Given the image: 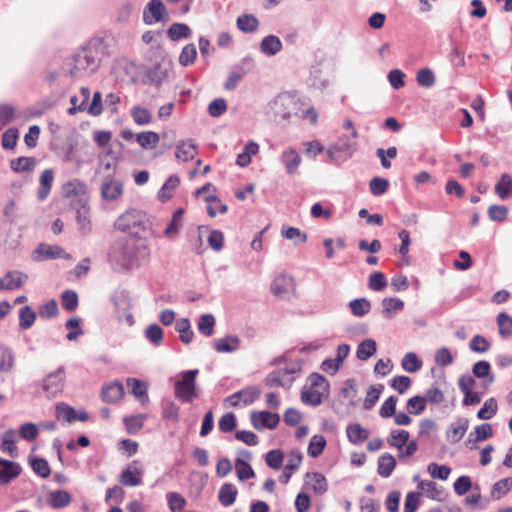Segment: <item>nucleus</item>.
<instances>
[{
	"label": "nucleus",
	"instance_id": "obj_12",
	"mask_svg": "<svg viewBox=\"0 0 512 512\" xmlns=\"http://www.w3.org/2000/svg\"><path fill=\"white\" fill-rule=\"evenodd\" d=\"M56 258L68 259L70 258V255L67 254L65 250L60 246L49 244H40L34 252L35 260H47Z\"/></svg>",
	"mask_w": 512,
	"mask_h": 512
},
{
	"label": "nucleus",
	"instance_id": "obj_27",
	"mask_svg": "<svg viewBox=\"0 0 512 512\" xmlns=\"http://www.w3.org/2000/svg\"><path fill=\"white\" fill-rule=\"evenodd\" d=\"M306 483L310 485V487L317 494H323L328 489V484L324 475L318 472H308L306 473Z\"/></svg>",
	"mask_w": 512,
	"mask_h": 512
},
{
	"label": "nucleus",
	"instance_id": "obj_51",
	"mask_svg": "<svg viewBox=\"0 0 512 512\" xmlns=\"http://www.w3.org/2000/svg\"><path fill=\"white\" fill-rule=\"evenodd\" d=\"M401 365L405 371L409 373H415L421 369L422 362L418 359L414 352H408L404 355Z\"/></svg>",
	"mask_w": 512,
	"mask_h": 512
},
{
	"label": "nucleus",
	"instance_id": "obj_41",
	"mask_svg": "<svg viewBox=\"0 0 512 512\" xmlns=\"http://www.w3.org/2000/svg\"><path fill=\"white\" fill-rule=\"evenodd\" d=\"M496 322L499 329V334L504 337H510L512 335V317L506 312H500L497 315Z\"/></svg>",
	"mask_w": 512,
	"mask_h": 512
},
{
	"label": "nucleus",
	"instance_id": "obj_63",
	"mask_svg": "<svg viewBox=\"0 0 512 512\" xmlns=\"http://www.w3.org/2000/svg\"><path fill=\"white\" fill-rule=\"evenodd\" d=\"M301 401L306 405L318 406L322 403V394L312 388L304 389L301 392Z\"/></svg>",
	"mask_w": 512,
	"mask_h": 512
},
{
	"label": "nucleus",
	"instance_id": "obj_11",
	"mask_svg": "<svg viewBox=\"0 0 512 512\" xmlns=\"http://www.w3.org/2000/svg\"><path fill=\"white\" fill-rule=\"evenodd\" d=\"M122 193L123 184L120 180H117L111 176L104 178L100 188V194L103 199L113 201L118 199Z\"/></svg>",
	"mask_w": 512,
	"mask_h": 512
},
{
	"label": "nucleus",
	"instance_id": "obj_43",
	"mask_svg": "<svg viewBox=\"0 0 512 512\" xmlns=\"http://www.w3.org/2000/svg\"><path fill=\"white\" fill-rule=\"evenodd\" d=\"M136 140L142 148L148 149L156 147L160 141V137L156 132L145 131L139 133L136 137Z\"/></svg>",
	"mask_w": 512,
	"mask_h": 512
},
{
	"label": "nucleus",
	"instance_id": "obj_48",
	"mask_svg": "<svg viewBox=\"0 0 512 512\" xmlns=\"http://www.w3.org/2000/svg\"><path fill=\"white\" fill-rule=\"evenodd\" d=\"M131 117L140 126L147 125L152 121V114L147 108L134 106L131 109Z\"/></svg>",
	"mask_w": 512,
	"mask_h": 512
},
{
	"label": "nucleus",
	"instance_id": "obj_36",
	"mask_svg": "<svg viewBox=\"0 0 512 512\" xmlns=\"http://www.w3.org/2000/svg\"><path fill=\"white\" fill-rule=\"evenodd\" d=\"M175 330L180 334V340L184 344H189L192 342L194 333L191 329V324L189 319L180 318L176 321Z\"/></svg>",
	"mask_w": 512,
	"mask_h": 512
},
{
	"label": "nucleus",
	"instance_id": "obj_35",
	"mask_svg": "<svg viewBox=\"0 0 512 512\" xmlns=\"http://www.w3.org/2000/svg\"><path fill=\"white\" fill-rule=\"evenodd\" d=\"M495 193L502 199H507L512 194V177L504 173L495 185Z\"/></svg>",
	"mask_w": 512,
	"mask_h": 512
},
{
	"label": "nucleus",
	"instance_id": "obj_5",
	"mask_svg": "<svg viewBox=\"0 0 512 512\" xmlns=\"http://www.w3.org/2000/svg\"><path fill=\"white\" fill-rule=\"evenodd\" d=\"M109 257L121 268L132 266L136 257V247L133 241L120 239L115 241L110 249Z\"/></svg>",
	"mask_w": 512,
	"mask_h": 512
},
{
	"label": "nucleus",
	"instance_id": "obj_47",
	"mask_svg": "<svg viewBox=\"0 0 512 512\" xmlns=\"http://www.w3.org/2000/svg\"><path fill=\"white\" fill-rule=\"evenodd\" d=\"M282 237L294 241L295 245L307 241V234L296 227H283L281 230Z\"/></svg>",
	"mask_w": 512,
	"mask_h": 512
},
{
	"label": "nucleus",
	"instance_id": "obj_17",
	"mask_svg": "<svg viewBox=\"0 0 512 512\" xmlns=\"http://www.w3.org/2000/svg\"><path fill=\"white\" fill-rule=\"evenodd\" d=\"M469 426V421L466 418H459L455 422L451 423L447 431V440L451 443L460 441L465 435Z\"/></svg>",
	"mask_w": 512,
	"mask_h": 512
},
{
	"label": "nucleus",
	"instance_id": "obj_19",
	"mask_svg": "<svg viewBox=\"0 0 512 512\" xmlns=\"http://www.w3.org/2000/svg\"><path fill=\"white\" fill-rule=\"evenodd\" d=\"M293 285V280L287 275H279L271 285V292L279 297L284 298L288 295Z\"/></svg>",
	"mask_w": 512,
	"mask_h": 512
},
{
	"label": "nucleus",
	"instance_id": "obj_42",
	"mask_svg": "<svg viewBox=\"0 0 512 512\" xmlns=\"http://www.w3.org/2000/svg\"><path fill=\"white\" fill-rule=\"evenodd\" d=\"M382 315L385 318H390L393 312L400 311L404 307V302L399 298H384L382 300Z\"/></svg>",
	"mask_w": 512,
	"mask_h": 512
},
{
	"label": "nucleus",
	"instance_id": "obj_15",
	"mask_svg": "<svg viewBox=\"0 0 512 512\" xmlns=\"http://www.w3.org/2000/svg\"><path fill=\"white\" fill-rule=\"evenodd\" d=\"M63 192L65 197H79V202H87L86 193L87 186L84 182L79 179H72L63 185Z\"/></svg>",
	"mask_w": 512,
	"mask_h": 512
},
{
	"label": "nucleus",
	"instance_id": "obj_9",
	"mask_svg": "<svg viewBox=\"0 0 512 512\" xmlns=\"http://www.w3.org/2000/svg\"><path fill=\"white\" fill-rule=\"evenodd\" d=\"M143 475L144 470L142 469L140 462L134 460L121 472L119 482L126 487H135L142 483Z\"/></svg>",
	"mask_w": 512,
	"mask_h": 512
},
{
	"label": "nucleus",
	"instance_id": "obj_8",
	"mask_svg": "<svg viewBox=\"0 0 512 512\" xmlns=\"http://www.w3.org/2000/svg\"><path fill=\"white\" fill-rule=\"evenodd\" d=\"M168 19L169 13L161 0H151L143 11V21L147 25L166 22Z\"/></svg>",
	"mask_w": 512,
	"mask_h": 512
},
{
	"label": "nucleus",
	"instance_id": "obj_13",
	"mask_svg": "<svg viewBox=\"0 0 512 512\" xmlns=\"http://www.w3.org/2000/svg\"><path fill=\"white\" fill-rule=\"evenodd\" d=\"M238 455L239 457L236 459L235 462V469L238 479L240 481H244L253 478L255 476L254 470L246 460L241 458L244 457L246 459H249L251 458V453L248 450L241 449L238 451Z\"/></svg>",
	"mask_w": 512,
	"mask_h": 512
},
{
	"label": "nucleus",
	"instance_id": "obj_24",
	"mask_svg": "<svg viewBox=\"0 0 512 512\" xmlns=\"http://www.w3.org/2000/svg\"><path fill=\"white\" fill-rule=\"evenodd\" d=\"M396 459L390 453H384L378 458L377 472L381 477L388 478L396 467Z\"/></svg>",
	"mask_w": 512,
	"mask_h": 512
},
{
	"label": "nucleus",
	"instance_id": "obj_3",
	"mask_svg": "<svg viewBox=\"0 0 512 512\" xmlns=\"http://www.w3.org/2000/svg\"><path fill=\"white\" fill-rule=\"evenodd\" d=\"M299 109L300 103L296 95L290 92H283L269 103L268 113L274 121L278 122L297 115Z\"/></svg>",
	"mask_w": 512,
	"mask_h": 512
},
{
	"label": "nucleus",
	"instance_id": "obj_44",
	"mask_svg": "<svg viewBox=\"0 0 512 512\" xmlns=\"http://www.w3.org/2000/svg\"><path fill=\"white\" fill-rule=\"evenodd\" d=\"M326 443V439L322 435H314L310 439V443L308 445V455L313 458L319 457L322 454Z\"/></svg>",
	"mask_w": 512,
	"mask_h": 512
},
{
	"label": "nucleus",
	"instance_id": "obj_20",
	"mask_svg": "<svg viewBox=\"0 0 512 512\" xmlns=\"http://www.w3.org/2000/svg\"><path fill=\"white\" fill-rule=\"evenodd\" d=\"M124 395V387L120 382H113L102 388L101 397L107 403H114Z\"/></svg>",
	"mask_w": 512,
	"mask_h": 512
},
{
	"label": "nucleus",
	"instance_id": "obj_62",
	"mask_svg": "<svg viewBox=\"0 0 512 512\" xmlns=\"http://www.w3.org/2000/svg\"><path fill=\"white\" fill-rule=\"evenodd\" d=\"M61 304L63 309L68 312L74 311L79 304L78 295L73 290H66L61 297Z\"/></svg>",
	"mask_w": 512,
	"mask_h": 512
},
{
	"label": "nucleus",
	"instance_id": "obj_53",
	"mask_svg": "<svg viewBox=\"0 0 512 512\" xmlns=\"http://www.w3.org/2000/svg\"><path fill=\"white\" fill-rule=\"evenodd\" d=\"M384 389V386L382 384L373 385L369 388L367 391L366 398L363 403V407L366 410H370L375 406L377 401L379 400V397Z\"/></svg>",
	"mask_w": 512,
	"mask_h": 512
},
{
	"label": "nucleus",
	"instance_id": "obj_34",
	"mask_svg": "<svg viewBox=\"0 0 512 512\" xmlns=\"http://www.w3.org/2000/svg\"><path fill=\"white\" fill-rule=\"evenodd\" d=\"M167 35L172 41L187 39L191 36V29L184 23H173L167 30Z\"/></svg>",
	"mask_w": 512,
	"mask_h": 512
},
{
	"label": "nucleus",
	"instance_id": "obj_16",
	"mask_svg": "<svg viewBox=\"0 0 512 512\" xmlns=\"http://www.w3.org/2000/svg\"><path fill=\"white\" fill-rule=\"evenodd\" d=\"M28 279V276L20 271H9L0 279V288L3 290H14L21 287Z\"/></svg>",
	"mask_w": 512,
	"mask_h": 512
},
{
	"label": "nucleus",
	"instance_id": "obj_45",
	"mask_svg": "<svg viewBox=\"0 0 512 512\" xmlns=\"http://www.w3.org/2000/svg\"><path fill=\"white\" fill-rule=\"evenodd\" d=\"M36 320V313L30 306H23L19 311V326L21 329H29Z\"/></svg>",
	"mask_w": 512,
	"mask_h": 512
},
{
	"label": "nucleus",
	"instance_id": "obj_55",
	"mask_svg": "<svg viewBox=\"0 0 512 512\" xmlns=\"http://www.w3.org/2000/svg\"><path fill=\"white\" fill-rule=\"evenodd\" d=\"M215 318L212 314H203L198 320V330L205 336H211L214 332Z\"/></svg>",
	"mask_w": 512,
	"mask_h": 512
},
{
	"label": "nucleus",
	"instance_id": "obj_33",
	"mask_svg": "<svg viewBox=\"0 0 512 512\" xmlns=\"http://www.w3.org/2000/svg\"><path fill=\"white\" fill-rule=\"evenodd\" d=\"M237 28L244 33H253L259 26V20L253 14H244L237 18Z\"/></svg>",
	"mask_w": 512,
	"mask_h": 512
},
{
	"label": "nucleus",
	"instance_id": "obj_28",
	"mask_svg": "<svg viewBox=\"0 0 512 512\" xmlns=\"http://www.w3.org/2000/svg\"><path fill=\"white\" fill-rule=\"evenodd\" d=\"M196 154V144L192 140L181 141L176 145L175 155L184 162L194 158Z\"/></svg>",
	"mask_w": 512,
	"mask_h": 512
},
{
	"label": "nucleus",
	"instance_id": "obj_29",
	"mask_svg": "<svg viewBox=\"0 0 512 512\" xmlns=\"http://www.w3.org/2000/svg\"><path fill=\"white\" fill-rule=\"evenodd\" d=\"M309 82L310 86L319 91H324L329 86V79L325 77L322 69L318 66L311 68Z\"/></svg>",
	"mask_w": 512,
	"mask_h": 512
},
{
	"label": "nucleus",
	"instance_id": "obj_38",
	"mask_svg": "<svg viewBox=\"0 0 512 512\" xmlns=\"http://www.w3.org/2000/svg\"><path fill=\"white\" fill-rule=\"evenodd\" d=\"M180 179L176 175H171L163 184L158 192V198L162 202H166L172 197V191L178 187Z\"/></svg>",
	"mask_w": 512,
	"mask_h": 512
},
{
	"label": "nucleus",
	"instance_id": "obj_52",
	"mask_svg": "<svg viewBox=\"0 0 512 512\" xmlns=\"http://www.w3.org/2000/svg\"><path fill=\"white\" fill-rule=\"evenodd\" d=\"M349 307L353 315L362 317L369 313L371 309V303L366 298H359L350 301Z\"/></svg>",
	"mask_w": 512,
	"mask_h": 512
},
{
	"label": "nucleus",
	"instance_id": "obj_60",
	"mask_svg": "<svg viewBox=\"0 0 512 512\" xmlns=\"http://www.w3.org/2000/svg\"><path fill=\"white\" fill-rule=\"evenodd\" d=\"M56 417L71 423L77 419V413L71 406L59 403L56 406Z\"/></svg>",
	"mask_w": 512,
	"mask_h": 512
},
{
	"label": "nucleus",
	"instance_id": "obj_18",
	"mask_svg": "<svg viewBox=\"0 0 512 512\" xmlns=\"http://www.w3.org/2000/svg\"><path fill=\"white\" fill-rule=\"evenodd\" d=\"M21 472V467L19 464L5 460L0 459V482L1 483H8L13 478L17 477Z\"/></svg>",
	"mask_w": 512,
	"mask_h": 512
},
{
	"label": "nucleus",
	"instance_id": "obj_23",
	"mask_svg": "<svg viewBox=\"0 0 512 512\" xmlns=\"http://www.w3.org/2000/svg\"><path fill=\"white\" fill-rule=\"evenodd\" d=\"M282 49V42L279 37L275 35H268L264 37L260 43V50L266 56H274Z\"/></svg>",
	"mask_w": 512,
	"mask_h": 512
},
{
	"label": "nucleus",
	"instance_id": "obj_32",
	"mask_svg": "<svg viewBox=\"0 0 512 512\" xmlns=\"http://www.w3.org/2000/svg\"><path fill=\"white\" fill-rule=\"evenodd\" d=\"M184 209L178 208L172 215L171 220L169 221L166 229L164 230V235L166 237H173L178 234L179 230L183 226V218Z\"/></svg>",
	"mask_w": 512,
	"mask_h": 512
},
{
	"label": "nucleus",
	"instance_id": "obj_6",
	"mask_svg": "<svg viewBox=\"0 0 512 512\" xmlns=\"http://www.w3.org/2000/svg\"><path fill=\"white\" fill-rule=\"evenodd\" d=\"M298 371L295 366L279 368L269 373L265 379V385L268 387L290 388L294 382L293 374Z\"/></svg>",
	"mask_w": 512,
	"mask_h": 512
},
{
	"label": "nucleus",
	"instance_id": "obj_14",
	"mask_svg": "<svg viewBox=\"0 0 512 512\" xmlns=\"http://www.w3.org/2000/svg\"><path fill=\"white\" fill-rule=\"evenodd\" d=\"M281 162L285 167L286 173L294 175L297 173L302 158L298 151L292 147L285 149L280 156Z\"/></svg>",
	"mask_w": 512,
	"mask_h": 512
},
{
	"label": "nucleus",
	"instance_id": "obj_25",
	"mask_svg": "<svg viewBox=\"0 0 512 512\" xmlns=\"http://www.w3.org/2000/svg\"><path fill=\"white\" fill-rule=\"evenodd\" d=\"M346 434L349 439V441L352 444H360L363 441L367 440L369 438V431L365 428H363L360 424L354 423L349 424L346 428Z\"/></svg>",
	"mask_w": 512,
	"mask_h": 512
},
{
	"label": "nucleus",
	"instance_id": "obj_22",
	"mask_svg": "<svg viewBox=\"0 0 512 512\" xmlns=\"http://www.w3.org/2000/svg\"><path fill=\"white\" fill-rule=\"evenodd\" d=\"M238 490L232 483H224L218 492V500L224 507H229L236 501Z\"/></svg>",
	"mask_w": 512,
	"mask_h": 512
},
{
	"label": "nucleus",
	"instance_id": "obj_37",
	"mask_svg": "<svg viewBox=\"0 0 512 512\" xmlns=\"http://www.w3.org/2000/svg\"><path fill=\"white\" fill-rule=\"evenodd\" d=\"M2 444L1 449L3 452L8 453L11 457L17 456V447H16V432L13 429L7 430L2 435Z\"/></svg>",
	"mask_w": 512,
	"mask_h": 512
},
{
	"label": "nucleus",
	"instance_id": "obj_30",
	"mask_svg": "<svg viewBox=\"0 0 512 512\" xmlns=\"http://www.w3.org/2000/svg\"><path fill=\"white\" fill-rule=\"evenodd\" d=\"M54 173L52 169H45L40 176V188L38 190V199L45 200L51 190Z\"/></svg>",
	"mask_w": 512,
	"mask_h": 512
},
{
	"label": "nucleus",
	"instance_id": "obj_59",
	"mask_svg": "<svg viewBox=\"0 0 512 512\" xmlns=\"http://www.w3.org/2000/svg\"><path fill=\"white\" fill-rule=\"evenodd\" d=\"M196 56V46L193 43H189L183 47L179 56V63L182 66H189L194 63Z\"/></svg>",
	"mask_w": 512,
	"mask_h": 512
},
{
	"label": "nucleus",
	"instance_id": "obj_54",
	"mask_svg": "<svg viewBox=\"0 0 512 512\" xmlns=\"http://www.w3.org/2000/svg\"><path fill=\"white\" fill-rule=\"evenodd\" d=\"M498 410V404L495 398H489L484 402L483 407L478 411L477 417L481 420L491 419Z\"/></svg>",
	"mask_w": 512,
	"mask_h": 512
},
{
	"label": "nucleus",
	"instance_id": "obj_64",
	"mask_svg": "<svg viewBox=\"0 0 512 512\" xmlns=\"http://www.w3.org/2000/svg\"><path fill=\"white\" fill-rule=\"evenodd\" d=\"M416 80L420 86L430 88L435 84L436 78L431 69L423 68L417 72Z\"/></svg>",
	"mask_w": 512,
	"mask_h": 512
},
{
	"label": "nucleus",
	"instance_id": "obj_57",
	"mask_svg": "<svg viewBox=\"0 0 512 512\" xmlns=\"http://www.w3.org/2000/svg\"><path fill=\"white\" fill-rule=\"evenodd\" d=\"M30 465L33 471L42 478H47L51 474L50 466L44 458H30Z\"/></svg>",
	"mask_w": 512,
	"mask_h": 512
},
{
	"label": "nucleus",
	"instance_id": "obj_49",
	"mask_svg": "<svg viewBox=\"0 0 512 512\" xmlns=\"http://www.w3.org/2000/svg\"><path fill=\"white\" fill-rule=\"evenodd\" d=\"M512 489V478L507 477L496 482L491 490V496L493 499H500L507 492Z\"/></svg>",
	"mask_w": 512,
	"mask_h": 512
},
{
	"label": "nucleus",
	"instance_id": "obj_2",
	"mask_svg": "<svg viewBox=\"0 0 512 512\" xmlns=\"http://www.w3.org/2000/svg\"><path fill=\"white\" fill-rule=\"evenodd\" d=\"M117 230L129 233L137 238H146L150 232V220L148 215L138 209H129L121 214L115 221Z\"/></svg>",
	"mask_w": 512,
	"mask_h": 512
},
{
	"label": "nucleus",
	"instance_id": "obj_10",
	"mask_svg": "<svg viewBox=\"0 0 512 512\" xmlns=\"http://www.w3.org/2000/svg\"><path fill=\"white\" fill-rule=\"evenodd\" d=\"M250 420L253 427L257 430H262L263 428L274 429L279 424L280 417L276 413L259 411L252 412Z\"/></svg>",
	"mask_w": 512,
	"mask_h": 512
},
{
	"label": "nucleus",
	"instance_id": "obj_61",
	"mask_svg": "<svg viewBox=\"0 0 512 512\" xmlns=\"http://www.w3.org/2000/svg\"><path fill=\"white\" fill-rule=\"evenodd\" d=\"M127 384L131 388V392L136 398H145V401H148L147 386L144 382L135 378H128Z\"/></svg>",
	"mask_w": 512,
	"mask_h": 512
},
{
	"label": "nucleus",
	"instance_id": "obj_50",
	"mask_svg": "<svg viewBox=\"0 0 512 512\" xmlns=\"http://www.w3.org/2000/svg\"><path fill=\"white\" fill-rule=\"evenodd\" d=\"M145 338L154 346H159L163 339V329L158 324H150L144 331Z\"/></svg>",
	"mask_w": 512,
	"mask_h": 512
},
{
	"label": "nucleus",
	"instance_id": "obj_26",
	"mask_svg": "<svg viewBox=\"0 0 512 512\" xmlns=\"http://www.w3.org/2000/svg\"><path fill=\"white\" fill-rule=\"evenodd\" d=\"M472 372L475 377L484 379L485 387H488L494 381V376L491 374L490 363L484 360L478 361L473 365Z\"/></svg>",
	"mask_w": 512,
	"mask_h": 512
},
{
	"label": "nucleus",
	"instance_id": "obj_46",
	"mask_svg": "<svg viewBox=\"0 0 512 512\" xmlns=\"http://www.w3.org/2000/svg\"><path fill=\"white\" fill-rule=\"evenodd\" d=\"M36 165L33 157H19L11 161V169L14 172L32 171Z\"/></svg>",
	"mask_w": 512,
	"mask_h": 512
},
{
	"label": "nucleus",
	"instance_id": "obj_39",
	"mask_svg": "<svg viewBox=\"0 0 512 512\" xmlns=\"http://www.w3.org/2000/svg\"><path fill=\"white\" fill-rule=\"evenodd\" d=\"M377 344L373 339H366L362 341L357 348V358L365 361L376 353Z\"/></svg>",
	"mask_w": 512,
	"mask_h": 512
},
{
	"label": "nucleus",
	"instance_id": "obj_21",
	"mask_svg": "<svg viewBox=\"0 0 512 512\" xmlns=\"http://www.w3.org/2000/svg\"><path fill=\"white\" fill-rule=\"evenodd\" d=\"M215 349L220 353H231L240 348V339L235 335H227L215 340Z\"/></svg>",
	"mask_w": 512,
	"mask_h": 512
},
{
	"label": "nucleus",
	"instance_id": "obj_4",
	"mask_svg": "<svg viewBox=\"0 0 512 512\" xmlns=\"http://www.w3.org/2000/svg\"><path fill=\"white\" fill-rule=\"evenodd\" d=\"M198 369L187 370L181 373L180 379L174 383V395L182 403H192L198 397L196 377Z\"/></svg>",
	"mask_w": 512,
	"mask_h": 512
},
{
	"label": "nucleus",
	"instance_id": "obj_31",
	"mask_svg": "<svg viewBox=\"0 0 512 512\" xmlns=\"http://www.w3.org/2000/svg\"><path fill=\"white\" fill-rule=\"evenodd\" d=\"M48 503L54 509L67 507L71 503V495L65 490L53 491L49 494Z\"/></svg>",
	"mask_w": 512,
	"mask_h": 512
},
{
	"label": "nucleus",
	"instance_id": "obj_1",
	"mask_svg": "<svg viewBox=\"0 0 512 512\" xmlns=\"http://www.w3.org/2000/svg\"><path fill=\"white\" fill-rule=\"evenodd\" d=\"M108 54V44L101 37L90 39L72 57L69 75L72 78H81L96 72L102 58Z\"/></svg>",
	"mask_w": 512,
	"mask_h": 512
},
{
	"label": "nucleus",
	"instance_id": "obj_58",
	"mask_svg": "<svg viewBox=\"0 0 512 512\" xmlns=\"http://www.w3.org/2000/svg\"><path fill=\"white\" fill-rule=\"evenodd\" d=\"M388 284L387 278L382 272H373L368 278V287L373 291H382Z\"/></svg>",
	"mask_w": 512,
	"mask_h": 512
},
{
	"label": "nucleus",
	"instance_id": "obj_56",
	"mask_svg": "<svg viewBox=\"0 0 512 512\" xmlns=\"http://www.w3.org/2000/svg\"><path fill=\"white\" fill-rule=\"evenodd\" d=\"M14 363V357L9 348L0 344V373L9 372Z\"/></svg>",
	"mask_w": 512,
	"mask_h": 512
},
{
	"label": "nucleus",
	"instance_id": "obj_40",
	"mask_svg": "<svg viewBox=\"0 0 512 512\" xmlns=\"http://www.w3.org/2000/svg\"><path fill=\"white\" fill-rule=\"evenodd\" d=\"M409 432L406 430H392L390 436L387 439L388 444L391 447H395L397 450H401L409 440Z\"/></svg>",
	"mask_w": 512,
	"mask_h": 512
},
{
	"label": "nucleus",
	"instance_id": "obj_7",
	"mask_svg": "<svg viewBox=\"0 0 512 512\" xmlns=\"http://www.w3.org/2000/svg\"><path fill=\"white\" fill-rule=\"evenodd\" d=\"M66 378L65 368L63 366L58 367L54 372L49 373L42 383V388L48 397H55L64 388V382Z\"/></svg>",
	"mask_w": 512,
	"mask_h": 512
}]
</instances>
